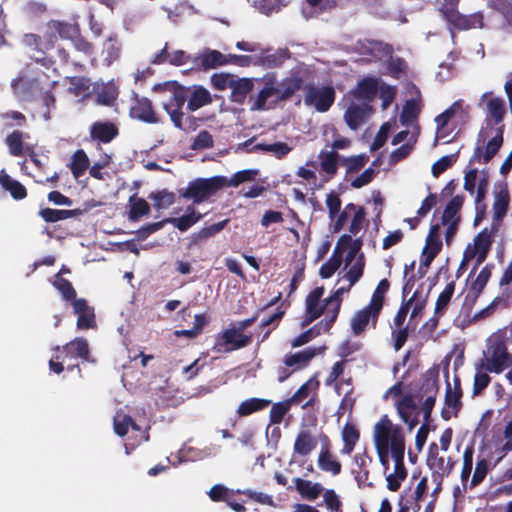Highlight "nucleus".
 <instances>
[{"instance_id": "62", "label": "nucleus", "mask_w": 512, "mask_h": 512, "mask_svg": "<svg viewBox=\"0 0 512 512\" xmlns=\"http://www.w3.org/2000/svg\"><path fill=\"white\" fill-rule=\"evenodd\" d=\"M257 175L256 170L248 169L235 173L230 179H226L225 186L237 187L241 183L251 181Z\"/></svg>"}, {"instance_id": "18", "label": "nucleus", "mask_w": 512, "mask_h": 512, "mask_svg": "<svg viewBox=\"0 0 512 512\" xmlns=\"http://www.w3.org/2000/svg\"><path fill=\"white\" fill-rule=\"evenodd\" d=\"M380 311L381 310H374V307L370 304L357 311L350 322L354 335H360L364 332L370 322L374 325Z\"/></svg>"}, {"instance_id": "15", "label": "nucleus", "mask_w": 512, "mask_h": 512, "mask_svg": "<svg viewBox=\"0 0 512 512\" xmlns=\"http://www.w3.org/2000/svg\"><path fill=\"white\" fill-rule=\"evenodd\" d=\"M279 99L280 90L277 86V81L273 77L266 79L264 87L259 91L256 96L250 97L251 110H265L270 107L271 104L275 103Z\"/></svg>"}, {"instance_id": "46", "label": "nucleus", "mask_w": 512, "mask_h": 512, "mask_svg": "<svg viewBox=\"0 0 512 512\" xmlns=\"http://www.w3.org/2000/svg\"><path fill=\"white\" fill-rule=\"evenodd\" d=\"M90 161L83 150H77L71 159L70 169L73 176L77 179L84 174L89 167Z\"/></svg>"}, {"instance_id": "44", "label": "nucleus", "mask_w": 512, "mask_h": 512, "mask_svg": "<svg viewBox=\"0 0 512 512\" xmlns=\"http://www.w3.org/2000/svg\"><path fill=\"white\" fill-rule=\"evenodd\" d=\"M318 158L323 173L329 177L336 174L338 169V153L336 151H321Z\"/></svg>"}, {"instance_id": "1", "label": "nucleus", "mask_w": 512, "mask_h": 512, "mask_svg": "<svg viewBox=\"0 0 512 512\" xmlns=\"http://www.w3.org/2000/svg\"><path fill=\"white\" fill-rule=\"evenodd\" d=\"M339 245H345L343 279L347 281L348 284L346 286H340L327 299L326 307L328 314L330 315V321L326 322V329L333 324L338 316L342 300L341 296L348 292L351 287L359 281L363 275L365 267V256L361 252L363 242L360 237L351 238V235H341L339 238Z\"/></svg>"}, {"instance_id": "61", "label": "nucleus", "mask_w": 512, "mask_h": 512, "mask_svg": "<svg viewBox=\"0 0 512 512\" xmlns=\"http://www.w3.org/2000/svg\"><path fill=\"white\" fill-rule=\"evenodd\" d=\"M418 136L417 127L413 126L412 129H407L396 134L392 140L393 145L411 144L415 145Z\"/></svg>"}, {"instance_id": "7", "label": "nucleus", "mask_w": 512, "mask_h": 512, "mask_svg": "<svg viewBox=\"0 0 512 512\" xmlns=\"http://www.w3.org/2000/svg\"><path fill=\"white\" fill-rule=\"evenodd\" d=\"M363 55L365 60L380 62L393 74L398 75L402 71L404 63L397 59L394 60L391 54V48L381 42H368L363 45Z\"/></svg>"}, {"instance_id": "23", "label": "nucleus", "mask_w": 512, "mask_h": 512, "mask_svg": "<svg viewBox=\"0 0 512 512\" xmlns=\"http://www.w3.org/2000/svg\"><path fill=\"white\" fill-rule=\"evenodd\" d=\"M427 463L434 472L441 476L448 475L453 467V462L450 458L439 456L438 446L435 443L430 445Z\"/></svg>"}, {"instance_id": "63", "label": "nucleus", "mask_w": 512, "mask_h": 512, "mask_svg": "<svg viewBox=\"0 0 512 512\" xmlns=\"http://www.w3.org/2000/svg\"><path fill=\"white\" fill-rule=\"evenodd\" d=\"M489 278H490V270L487 267H484L479 272L476 279L471 284L470 291L472 292L473 296L476 297L481 293V291L487 284Z\"/></svg>"}, {"instance_id": "42", "label": "nucleus", "mask_w": 512, "mask_h": 512, "mask_svg": "<svg viewBox=\"0 0 512 512\" xmlns=\"http://www.w3.org/2000/svg\"><path fill=\"white\" fill-rule=\"evenodd\" d=\"M0 184L5 190L10 192L13 198L19 200L26 197L25 187L20 182L12 179L5 170L0 171Z\"/></svg>"}, {"instance_id": "14", "label": "nucleus", "mask_w": 512, "mask_h": 512, "mask_svg": "<svg viewBox=\"0 0 512 512\" xmlns=\"http://www.w3.org/2000/svg\"><path fill=\"white\" fill-rule=\"evenodd\" d=\"M491 236L486 231L480 232L473 240V243L467 245L463 254V264L476 260V265L481 264L487 256L491 246Z\"/></svg>"}, {"instance_id": "32", "label": "nucleus", "mask_w": 512, "mask_h": 512, "mask_svg": "<svg viewBox=\"0 0 512 512\" xmlns=\"http://www.w3.org/2000/svg\"><path fill=\"white\" fill-rule=\"evenodd\" d=\"M486 102L488 114L495 120L496 123H500L505 114V103L502 98L492 97L490 94L485 93L481 97V102Z\"/></svg>"}, {"instance_id": "48", "label": "nucleus", "mask_w": 512, "mask_h": 512, "mask_svg": "<svg viewBox=\"0 0 512 512\" xmlns=\"http://www.w3.org/2000/svg\"><path fill=\"white\" fill-rule=\"evenodd\" d=\"M326 322H320L318 325L314 326L313 328L309 329L308 331L302 333L298 337H296L292 342V347H300L309 341H311L314 337L321 334V332H326L330 329L332 324L326 329L325 328Z\"/></svg>"}, {"instance_id": "17", "label": "nucleus", "mask_w": 512, "mask_h": 512, "mask_svg": "<svg viewBox=\"0 0 512 512\" xmlns=\"http://www.w3.org/2000/svg\"><path fill=\"white\" fill-rule=\"evenodd\" d=\"M394 405L398 411L400 418L408 429L412 430L418 423L417 420V405L411 395H406L400 400H395Z\"/></svg>"}, {"instance_id": "16", "label": "nucleus", "mask_w": 512, "mask_h": 512, "mask_svg": "<svg viewBox=\"0 0 512 512\" xmlns=\"http://www.w3.org/2000/svg\"><path fill=\"white\" fill-rule=\"evenodd\" d=\"M440 226L435 224L431 227L426 238V244L422 251L421 263L428 267L442 248L440 237Z\"/></svg>"}, {"instance_id": "30", "label": "nucleus", "mask_w": 512, "mask_h": 512, "mask_svg": "<svg viewBox=\"0 0 512 512\" xmlns=\"http://www.w3.org/2000/svg\"><path fill=\"white\" fill-rule=\"evenodd\" d=\"M372 462V458L366 451L355 454L352 461V473L355 475L356 481L360 484L368 478V467Z\"/></svg>"}, {"instance_id": "37", "label": "nucleus", "mask_w": 512, "mask_h": 512, "mask_svg": "<svg viewBox=\"0 0 512 512\" xmlns=\"http://www.w3.org/2000/svg\"><path fill=\"white\" fill-rule=\"evenodd\" d=\"M294 483L301 496L308 500H315L323 491V487L320 483H313L301 478H295Z\"/></svg>"}, {"instance_id": "4", "label": "nucleus", "mask_w": 512, "mask_h": 512, "mask_svg": "<svg viewBox=\"0 0 512 512\" xmlns=\"http://www.w3.org/2000/svg\"><path fill=\"white\" fill-rule=\"evenodd\" d=\"M325 205L328 210V217L331 221V228L334 233H339L348 225V234L351 238L356 237L367 225L366 211L363 207L353 203L345 205L341 209L342 202L338 193L331 191L325 197Z\"/></svg>"}, {"instance_id": "45", "label": "nucleus", "mask_w": 512, "mask_h": 512, "mask_svg": "<svg viewBox=\"0 0 512 512\" xmlns=\"http://www.w3.org/2000/svg\"><path fill=\"white\" fill-rule=\"evenodd\" d=\"M463 205V198L455 196L446 206L443 215L442 223H458L459 211Z\"/></svg>"}, {"instance_id": "40", "label": "nucleus", "mask_w": 512, "mask_h": 512, "mask_svg": "<svg viewBox=\"0 0 512 512\" xmlns=\"http://www.w3.org/2000/svg\"><path fill=\"white\" fill-rule=\"evenodd\" d=\"M212 454L210 448H205L203 450H197L195 448L189 446H183L177 453V461H173V465H178L182 462L186 461H197L208 457Z\"/></svg>"}, {"instance_id": "43", "label": "nucleus", "mask_w": 512, "mask_h": 512, "mask_svg": "<svg viewBox=\"0 0 512 512\" xmlns=\"http://www.w3.org/2000/svg\"><path fill=\"white\" fill-rule=\"evenodd\" d=\"M117 134L116 127L108 122H97L91 127V135L102 142H110Z\"/></svg>"}, {"instance_id": "31", "label": "nucleus", "mask_w": 512, "mask_h": 512, "mask_svg": "<svg viewBox=\"0 0 512 512\" xmlns=\"http://www.w3.org/2000/svg\"><path fill=\"white\" fill-rule=\"evenodd\" d=\"M130 114L133 118L147 123L157 122L151 102L145 98L136 101L135 105L131 107Z\"/></svg>"}, {"instance_id": "3", "label": "nucleus", "mask_w": 512, "mask_h": 512, "mask_svg": "<svg viewBox=\"0 0 512 512\" xmlns=\"http://www.w3.org/2000/svg\"><path fill=\"white\" fill-rule=\"evenodd\" d=\"M372 438L375 450L384 471L389 468L390 457L404 458L405 436L403 429L394 424L386 415L382 416L373 426Z\"/></svg>"}, {"instance_id": "36", "label": "nucleus", "mask_w": 512, "mask_h": 512, "mask_svg": "<svg viewBox=\"0 0 512 512\" xmlns=\"http://www.w3.org/2000/svg\"><path fill=\"white\" fill-rule=\"evenodd\" d=\"M316 445L317 441L310 432L301 431L297 435L294 443V453L306 456L316 448Z\"/></svg>"}, {"instance_id": "34", "label": "nucleus", "mask_w": 512, "mask_h": 512, "mask_svg": "<svg viewBox=\"0 0 512 512\" xmlns=\"http://www.w3.org/2000/svg\"><path fill=\"white\" fill-rule=\"evenodd\" d=\"M378 83L376 79L367 78L362 80L354 90V97L358 102L368 103L376 94Z\"/></svg>"}, {"instance_id": "19", "label": "nucleus", "mask_w": 512, "mask_h": 512, "mask_svg": "<svg viewBox=\"0 0 512 512\" xmlns=\"http://www.w3.org/2000/svg\"><path fill=\"white\" fill-rule=\"evenodd\" d=\"M370 106L365 102H352L347 108L344 118L347 125L356 130L368 117Z\"/></svg>"}, {"instance_id": "39", "label": "nucleus", "mask_w": 512, "mask_h": 512, "mask_svg": "<svg viewBox=\"0 0 512 512\" xmlns=\"http://www.w3.org/2000/svg\"><path fill=\"white\" fill-rule=\"evenodd\" d=\"M341 436L344 446L340 453L342 455H350L359 441V431L354 425L347 423L342 429Z\"/></svg>"}, {"instance_id": "33", "label": "nucleus", "mask_w": 512, "mask_h": 512, "mask_svg": "<svg viewBox=\"0 0 512 512\" xmlns=\"http://www.w3.org/2000/svg\"><path fill=\"white\" fill-rule=\"evenodd\" d=\"M394 461V471L392 473L387 474L386 481L387 487L391 491H397L402 481L407 476V471L404 466V458H396Z\"/></svg>"}, {"instance_id": "13", "label": "nucleus", "mask_w": 512, "mask_h": 512, "mask_svg": "<svg viewBox=\"0 0 512 512\" xmlns=\"http://www.w3.org/2000/svg\"><path fill=\"white\" fill-rule=\"evenodd\" d=\"M324 295V288L317 287L313 291H311L306 298V316L303 322V326L308 325L315 319H317L321 314H325V319L321 322H329L330 315L327 311V299L322 300V296Z\"/></svg>"}, {"instance_id": "2", "label": "nucleus", "mask_w": 512, "mask_h": 512, "mask_svg": "<svg viewBox=\"0 0 512 512\" xmlns=\"http://www.w3.org/2000/svg\"><path fill=\"white\" fill-rule=\"evenodd\" d=\"M155 89H159L163 93V109L167 112L172 123L178 129H183L182 119L184 114L182 107L186 98L188 101L187 108L193 112L210 104L212 101L210 92L201 86L191 88L188 95H186L184 89L175 82H167L163 85L156 86Z\"/></svg>"}, {"instance_id": "55", "label": "nucleus", "mask_w": 512, "mask_h": 512, "mask_svg": "<svg viewBox=\"0 0 512 512\" xmlns=\"http://www.w3.org/2000/svg\"><path fill=\"white\" fill-rule=\"evenodd\" d=\"M43 37L45 39L35 34H27L24 37V42L28 46H34L39 51H45L52 47V39L46 33Z\"/></svg>"}, {"instance_id": "24", "label": "nucleus", "mask_w": 512, "mask_h": 512, "mask_svg": "<svg viewBox=\"0 0 512 512\" xmlns=\"http://www.w3.org/2000/svg\"><path fill=\"white\" fill-rule=\"evenodd\" d=\"M503 143L502 129L497 128L495 135L488 141L485 151L482 153L479 148L476 149L473 160L487 163L498 152Z\"/></svg>"}, {"instance_id": "58", "label": "nucleus", "mask_w": 512, "mask_h": 512, "mask_svg": "<svg viewBox=\"0 0 512 512\" xmlns=\"http://www.w3.org/2000/svg\"><path fill=\"white\" fill-rule=\"evenodd\" d=\"M282 99L291 96L301 86V80L298 77L292 76L285 79L282 83L277 82Z\"/></svg>"}, {"instance_id": "59", "label": "nucleus", "mask_w": 512, "mask_h": 512, "mask_svg": "<svg viewBox=\"0 0 512 512\" xmlns=\"http://www.w3.org/2000/svg\"><path fill=\"white\" fill-rule=\"evenodd\" d=\"M291 404L292 401L290 399L274 404L270 411V421L273 424L281 423L285 414L290 410Z\"/></svg>"}, {"instance_id": "52", "label": "nucleus", "mask_w": 512, "mask_h": 512, "mask_svg": "<svg viewBox=\"0 0 512 512\" xmlns=\"http://www.w3.org/2000/svg\"><path fill=\"white\" fill-rule=\"evenodd\" d=\"M228 63V58L216 50H208L202 56V64L206 68H215Z\"/></svg>"}, {"instance_id": "29", "label": "nucleus", "mask_w": 512, "mask_h": 512, "mask_svg": "<svg viewBox=\"0 0 512 512\" xmlns=\"http://www.w3.org/2000/svg\"><path fill=\"white\" fill-rule=\"evenodd\" d=\"M55 33L63 39H71L73 41L78 37V27L73 24L52 21L47 25L46 34L53 40L55 38Z\"/></svg>"}, {"instance_id": "5", "label": "nucleus", "mask_w": 512, "mask_h": 512, "mask_svg": "<svg viewBox=\"0 0 512 512\" xmlns=\"http://www.w3.org/2000/svg\"><path fill=\"white\" fill-rule=\"evenodd\" d=\"M57 354L53 356L49 361L50 369L59 374L64 369V364H67V369L73 368L76 365L71 363L76 358H82L89 361V345L88 342L83 338H76L62 349H56Z\"/></svg>"}, {"instance_id": "60", "label": "nucleus", "mask_w": 512, "mask_h": 512, "mask_svg": "<svg viewBox=\"0 0 512 512\" xmlns=\"http://www.w3.org/2000/svg\"><path fill=\"white\" fill-rule=\"evenodd\" d=\"M69 91L76 97L85 98L90 93V83L84 78H73L70 81Z\"/></svg>"}, {"instance_id": "49", "label": "nucleus", "mask_w": 512, "mask_h": 512, "mask_svg": "<svg viewBox=\"0 0 512 512\" xmlns=\"http://www.w3.org/2000/svg\"><path fill=\"white\" fill-rule=\"evenodd\" d=\"M120 55V45L118 41L113 38L109 37L106 39V41L103 43V49L101 52V56L103 57V60L110 64L116 59H118Z\"/></svg>"}, {"instance_id": "53", "label": "nucleus", "mask_w": 512, "mask_h": 512, "mask_svg": "<svg viewBox=\"0 0 512 512\" xmlns=\"http://www.w3.org/2000/svg\"><path fill=\"white\" fill-rule=\"evenodd\" d=\"M420 111L419 102L412 99L406 102L403 107L400 119L403 124L409 125L414 122Z\"/></svg>"}, {"instance_id": "27", "label": "nucleus", "mask_w": 512, "mask_h": 512, "mask_svg": "<svg viewBox=\"0 0 512 512\" xmlns=\"http://www.w3.org/2000/svg\"><path fill=\"white\" fill-rule=\"evenodd\" d=\"M345 253V245H339V240L333 250L330 258L320 268L322 278H330L341 266L343 254Z\"/></svg>"}, {"instance_id": "54", "label": "nucleus", "mask_w": 512, "mask_h": 512, "mask_svg": "<svg viewBox=\"0 0 512 512\" xmlns=\"http://www.w3.org/2000/svg\"><path fill=\"white\" fill-rule=\"evenodd\" d=\"M389 289V282L387 279H382L373 295H372V298H371V301H370V305H372L374 307V310H381L382 307H383V302H384V296L386 294V292L388 291Z\"/></svg>"}, {"instance_id": "38", "label": "nucleus", "mask_w": 512, "mask_h": 512, "mask_svg": "<svg viewBox=\"0 0 512 512\" xmlns=\"http://www.w3.org/2000/svg\"><path fill=\"white\" fill-rule=\"evenodd\" d=\"M202 218V214L197 212L193 206H189L186 214L178 218H169L166 222L173 224L181 231L189 229L192 225Z\"/></svg>"}, {"instance_id": "10", "label": "nucleus", "mask_w": 512, "mask_h": 512, "mask_svg": "<svg viewBox=\"0 0 512 512\" xmlns=\"http://www.w3.org/2000/svg\"><path fill=\"white\" fill-rule=\"evenodd\" d=\"M448 2L446 6H442L441 10L447 21L459 29H475L483 27V17L476 13L470 16L460 15L456 10V0H445Z\"/></svg>"}, {"instance_id": "21", "label": "nucleus", "mask_w": 512, "mask_h": 512, "mask_svg": "<svg viewBox=\"0 0 512 512\" xmlns=\"http://www.w3.org/2000/svg\"><path fill=\"white\" fill-rule=\"evenodd\" d=\"M74 313L78 315L77 328L90 329L95 327L94 310L88 306L85 299H77L73 302Z\"/></svg>"}, {"instance_id": "26", "label": "nucleus", "mask_w": 512, "mask_h": 512, "mask_svg": "<svg viewBox=\"0 0 512 512\" xmlns=\"http://www.w3.org/2000/svg\"><path fill=\"white\" fill-rule=\"evenodd\" d=\"M461 390L459 388L458 381H455L454 386L452 387L450 383L447 384V391L445 397V409L443 411V416L445 418H450L453 415H456L457 411L460 408L461 402Z\"/></svg>"}, {"instance_id": "56", "label": "nucleus", "mask_w": 512, "mask_h": 512, "mask_svg": "<svg viewBox=\"0 0 512 512\" xmlns=\"http://www.w3.org/2000/svg\"><path fill=\"white\" fill-rule=\"evenodd\" d=\"M455 284L454 282H450L446 285L445 289L440 293L436 304H435V314L439 315L441 314L444 309L449 304L451 297L454 293Z\"/></svg>"}, {"instance_id": "57", "label": "nucleus", "mask_w": 512, "mask_h": 512, "mask_svg": "<svg viewBox=\"0 0 512 512\" xmlns=\"http://www.w3.org/2000/svg\"><path fill=\"white\" fill-rule=\"evenodd\" d=\"M337 393L341 395L344 394V397L340 404V410L344 413L345 411H350L353 408L355 399L352 397V388L350 387V383H342L337 387Z\"/></svg>"}, {"instance_id": "9", "label": "nucleus", "mask_w": 512, "mask_h": 512, "mask_svg": "<svg viewBox=\"0 0 512 512\" xmlns=\"http://www.w3.org/2000/svg\"><path fill=\"white\" fill-rule=\"evenodd\" d=\"M335 99V91L331 86H310L306 89L304 103L318 112H326Z\"/></svg>"}, {"instance_id": "41", "label": "nucleus", "mask_w": 512, "mask_h": 512, "mask_svg": "<svg viewBox=\"0 0 512 512\" xmlns=\"http://www.w3.org/2000/svg\"><path fill=\"white\" fill-rule=\"evenodd\" d=\"M319 468L333 476L338 475L341 472V464L335 459V457L329 452L328 449H322L318 456Z\"/></svg>"}, {"instance_id": "64", "label": "nucleus", "mask_w": 512, "mask_h": 512, "mask_svg": "<svg viewBox=\"0 0 512 512\" xmlns=\"http://www.w3.org/2000/svg\"><path fill=\"white\" fill-rule=\"evenodd\" d=\"M257 147L263 151L273 154L278 158L288 154L291 151V147L283 142H277L273 144H259Z\"/></svg>"}, {"instance_id": "8", "label": "nucleus", "mask_w": 512, "mask_h": 512, "mask_svg": "<svg viewBox=\"0 0 512 512\" xmlns=\"http://www.w3.org/2000/svg\"><path fill=\"white\" fill-rule=\"evenodd\" d=\"M226 185V178L215 176L207 179H198L188 185L182 196L192 199L194 203H201L214 195Z\"/></svg>"}, {"instance_id": "51", "label": "nucleus", "mask_w": 512, "mask_h": 512, "mask_svg": "<svg viewBox=\"0 0 512 512\" xmlns=\"http://www.w3.org/2000/svg\"><path fill=\"white\" fill-rule=\"evenodd\" d=\"M318 381L314 378L309 379L306 381L292 396L290 399L292 403H300L307 397H309L311 394H314L315 391L318 388Z\"/></svg>"}, {"instance_id": "50", "label": "nucleus", "mask_w": 512, "mask_h": 512, "mask_svg": "<svg viewBox=\"0 0 512 512\" xmlns=\"http://www.w3.org/2000/svg\"><path fill=\"white\" fill-rule=\"evenodd\" d=\"M270 404L269 400L260 398H251L243 401L238 407V414L240 416L249 415L255 411L261 410Z\"/></svg>"}, {"instance_id": "20", "label": "nucleus", "mask_w": 512, "mask_h": 512, "mask_svg": "<svg viewBox=\"0 0 512 512\" xmlns=\"http://www.w3.org/2000/svg\"><path fill=\"white\" fill-rule=\"evenodd\" d=\"M324 350L325 347H309L298 353L286 355L284 362L287 366L292 367L293 370H298L306 367L316 355L321 354Z\"/></svg>"}, {"instance_id": "22", "label": "nucleus", "mask_w": 512, "mask_h": 512, "mask_svg": "<svg viewBox=\"0 0 512 512\" xmlns=\"http://www.w3.org/2000/svg\"><path fill=\"white\" fill-rule=\"evenodd\" d=\"M493 195V221L494 223L496 222L499 224L507 212L510 196L506 186L504 185L495 187Z\"/></svg>"}, {"instance_id": "6", "label": "nucleus", "mask_w": 512, "mask_h": 512, "mask_svg": "<svg viewBox=\"0 0 512 512\" xmlns=\"http://www.w3.org/2000/svg\"><path fill=\"white\" fill-rule=\"evenodd\" d=\"M481 364L484 365L486 371L497 374L512 365V355L500 337H494L489 341Z\"/></svg>"}, {"instance_id": "25", "label": "nucleus", "mask_w": 512, "mask_h": 512, "mask_svg": "<svg viewBox=\"0 0 512 512\" xmlns=\"http://www.w3.org/2000/svg\"><path fill=\"white\" fill-rule=\"evenodd\" d=\"M131 427L133 431L139 433V442L147 441L148 436L145 432L141 431V429L132 421V419L122 413L117 412L114 416V431L119 436H124L128 432V428Z\"/></svg>"}, {"instance_id": "12", "label": "nucleus", "mask_w": 512, "mask_h": 512, "mask_svg": "<svg viewBox=\"0 0 512 512\" xmlns=\"http://www.w3.org/2000/svg\"><path fill=\"white\" fill-rule=\"evenodd\" d=\"M463 101H455L449 108L435 118L436 123V140H444L448 142V137L454 130L450 122L456 116L462 117L464 115Z\"/></svg>"}, {"instance_id": "35", "label": "nucleus", "mask_w": 512, "mask_h": 512, "mask_svg": "<svg viewBox=\"0 0 512 512\" xmlns=\"http://www.w3.org/2000/svg\"><path fill=\"white\" fill-rule=\"evenodd\" d=\"M11 86L17 97L26 99L32 94L36 84L31 76L23 74L15 78Z\"/></svg>"}, {"instance_id": "28", "label": "nucleus", "mask_w": 512, "mask_h": 512, "mask_svg": "<svg viewBox=\"0 0 512 512\" xmlns=\"http://www.w3.org/2000/svg\"><path fill=\"white\" fill-rule=\"evenodd\" d=\"M254 88V80L250 78H238L235 77L231 90V101L242 104L244 103L247 95Z\"/></svg>"}, {"instance_id": "11", "label": "nucleus", "mask_w": 512, "mask_h": 512, "mask_svg": "<svg viewBox=\"0 0 512 512\" xmlns=\"http://www.w3.org/2000/svg\"><path fill=\"white\" fill-rule=\"evenodd\" d=\"M250 343V337L244 335L236 328L227 329L216 337L213 350L217 353H227Z\"/></svg>"}, {"instance_id": "47", "label": "nucleus", "mask_w": 512, "mask_h": 512, "mask_svg": "<svg viewBox=\"0 0 512 512\" xmlns=\"http://www.w3.org/2000/svg\"><path fill=\"white\" fill-rule=\"evenodd\" d=\"M96 102L103 105H110L117 97L118 91L114 84H102L96 88Z\"/></svg>"}]
</instances>
